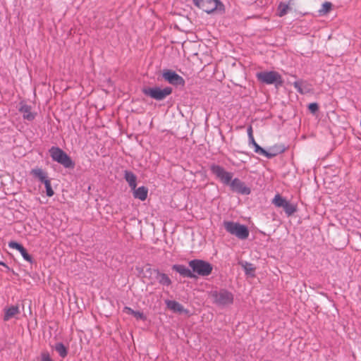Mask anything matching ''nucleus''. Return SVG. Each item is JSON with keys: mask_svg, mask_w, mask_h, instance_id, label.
Returning a JSON list of instances; mask_svg holds the SVG:
<instances>
[{"mask_svg": "<svg viewBox=\"0 0 361 361\" xmlns=\"http://www.w3.org/2000/svg\"><path fill=\"white\" fill-rule=\"evenodd\" d=\"M332 7V4L329 1L324 2L322 5V8L319 10V13L320 15H324L330 11Z\"/></svg>", "mask_w": 361, "mask_h": 361, "instance_id": "b1692460", "label": "nucleus"}, {"mask_svg": "<svg viewBox=\"0 0 361 361\" xmlns=\"http://www.w3.org/2000/svg\"><path fill=\"white\" fill-rule=\"evenodd\" d=\"M124 178L131 189H135L136 188L137 177L132 171H125Z\"/></svg>", "mask_w": 361, "mask_h": 361, "instance_id": "f3484780", "label": "nucleus"}, {"mask_svg": "<svg viewBox=\"0 0 361 361\" xmlns=\"http://www.w3.org/2000/svg\"><path fill=\"white\" fill-rule=\"evenodd\" d=\"M30 174L42 183H45V181L49 178L47 173L40 168L32 169L30 171Z\"/></svg>", "mask_w": 361, "mask_h": 361, "instance_id": "ddd939ff", "label": "nucleus"}, {"mask_svg": "<svg viewBox=\"0 0 361 361\" xmlns=\"http://www.w3.org/2000/svg\"><path fill=\"white\" fill-rule=\"evenodd\" d=\"M20 112L23 114L24 119L32 121L35 119V114L31 111V106L27 104H22L19 109Z\"/></svg>", "mask_w": 361, "mask_h": 361, "instance_id": "2eb2a0df", "label": "nucleus"}, {"mask_svg": "<svg viewBox=\"0 0 361 361\" xmlns=\"http://www.w3.org/2000/svg\"><path fill=\"white\" fill-rule=\"evenodd\" d=\"M288 6L287 4H281L279 6V16H283L287 13Z\"/></svg>", "mask_w": 361, "mask_h": 361, "instance_id": "bb28decb", "label": "nucleus"}, {"mask_svg": "<svg viewBox=\"0 0 361 361\" xmlns=\"http://www.w3.org/2000/svg\"><path fill=\"white\" fill-rule=\"evenodd\" d=\"M254 151L255 153L264 156L268 159L273 158L276 155H277L278 153L281 152V151H275V152H267L262 147H261L257 142L253 144Z\"/></svg>", "mask_w": 361, "mask_h": 361, "instance_id": "4468645a", "label": "nucleus"}, {"mask_svg": "<svg viewBox=\"0 0 361 361\" xmlns=\"http://www.w3.org/2000/svg\"><path fill=\"white\" fill-rule=\"evenodd\" d=\"M173 270L179 273L183 277H187L190 279L195 278L196 276L194 274L192 271L187 268L185 265L182 264H174L172 267Z\"/></svg>", "mask_w": 361, "mask_h": 361, "instance_id": "f8f14e48", "label": "nucleus"}, {"mask_svg": "<svg viewBox=\"0 0 361 361\" xmlns=\"http://www.w3.org/2000/svg\"><path fill=\"white\" fill-rule=\"evenodd\" d=\"M308 109L311 113L314 114L318 111L319 105L317 103H311L309 104Z\"/></svg>", "mask_w": 361, "mask_h": 361, "instance_id": "c85d7f7f", "label": "nucleus"}, {"mask_svg": "<svg viewBox=\"0 0 361 361\" xmlns=\"http://www.w3.org/2000/svg\"><path fill=\"white\" fill-rule=\"evenodd\" d=\"M133 190V196L135 198L138 199L141 201H144L147 197L148 189L145 186H140L136 189H132Z\"/></svg>", "mask_w": 361, "mask_h": 361, "instance_id": "dca6fc26", "label": "nucleus"}, {"mask_svg": "<svg viewBox=\"0 0 361 361\" xmlns=\"http://www.w3.org/2000/svg\"><path fill=\"white\" fill-rule=\"evenodd\" d=\"M147 271L154 272L156 274V279L161 285L169 286L171 284L170 278L166 274L161 273L158 269L149 268L147 269Z\"/></svg>", "mask_w": 361, "mask_h": 361, "instance_id": "9b49d317", "label": "nucleus"}, {"mask_svg": "<svg viewBox=\"0 0 361 361\" xmlns=\"http://www.w3.org/2000/svg\"><path fill=\"white\" fill-rule=\"evenodd\" d=\"M41 361H53L48 352H43L41 355Z\"/></svg>", "mask_w": 361, "mask_h": 361, "instance_id": "2f4dec72", "label": "nucleus"}, {"mask_svg": "<svg viewBox=\"0 0 361 361\" xmlns=\"http://www.w3.org/2000/svg\"><path fill=\"white\" fill-rule=\"evenodd\" d=\"M54 349L62 358L68 355V349L62 343H56Z\"/></svg>", "mask_w": 361, "mask_h": 361, "instance_id": "412c9836", "label": "nucleus"}, {"mask_svg": "<svg viewBox=\"0 0 361 361\" xmlns=\"http://www.w3.org/2000/svg\"><path fill=\"white\" fill-rule=\"evenodd\" d=\"M240 264L243 268L246 274L250 276L255 275V267L254 264L247 262H241Z\"/></svg>", "mask_w": 361, "mask_h": 361, "instance_id": "aec40b11", "label": "nucleus"}, {"mask_svg": "<svg viewBox=\"0 0 361 361\" xmlns=\"http://www.w3.org/2000/svg\"><path fill=\"white\" fill-rule=\"evenodd\" d=\"M194 4L207 13L224 11V6L219 0H193Z\"/></svg>", "mask_w": 361, "mask_h": 361, "instance_id": "39448f33", "label": "nucleus"}, {"mask_svg": "<svg viewBox=\"0 0 361 361\" xmlns=\"http://www.w3.org/2000/svg\"><path fill=\"white\" fill-rule=\"evenodd\" d=\"M8 247L10 248L16 249L18 251L24 247L22 245L15 241H10L8 243Z\"/></svg>", "mask_w": 361, "mask_h": 361, "instance_id": "cd10ccee", "label": "nucleus"}, {"mask_svg": "<svg viewBox=\"0 0 361 361\" xmlns=\"http://www.w3.org/2000/svg\"><path fill=\"white\" fill-rule=\"evenodd\" d=\"M19 312V308L18 306H11L8 309L5 310L4 320L8 321L10 319L13 317L15 315L18 314Z\"/></svg>", "mask_w": 361, "mask_h": 361, "instance_id": "6ab92c4d", "label": "nucleus"}, {"mask_svg": "<svg viewBox=\"0 0 361 361\" xmlns=\"http://www.w3.org/2000/svg\"><path fill=\"white\" fill-rule=\"evenodd\" d=\"M247 135H248V138L253 136L252 126H249L248 127V128H247Z\"/></svg>", "mask_w": 361, "mask_h": 361, "instance_id": "72a5a7b5", "label": "nucleus"}, {"mask_svg": "<svg viewBox=\"0 0 361 361\" xmlns=\"http://www.w3.org/2000/svg\"><path fill=\"white\" fill-rule=\"evenodd\" d=\"M283 209L288 216L293 215L297 211L296 206L288 201H287Z\"/></svg>", "mask_w": 361, "mask_h": 361, "instance_id": "5701e85b", "label": "nucleus"}, {"mask_svg": "<svg viewBox=\"0 0 361 361\" xmlns=\"http://www.w3.org/2000/svg\"><path fill=\"white\" fill-rule=\"evenodd\" d=\"M211 171L224 184L228 185L232 181L233 174L226 171L222 166L213 164L211 166Z\"/></svg>", "mask_w": 361, "mask_h": 361, "instance_id": "6e6552de", "label": "nucleus"}, {"mask_svg": "<svg viewBox=\"0 0 361 361\" xmlns=\"http://www.w3.org/2000/svg\"><path fill=\"white\" fill-rule=\"evenodd\" d=\"M124 311L129 314H131V315H133V313H134V311L133 309H131L130 307H125L124 308Z\"/></svg>", "mask_w": 361, "mask_h": 361, "instance_id": "473e14b6", "label": "nucleus"}, {"mask_svg": "<svg viewBox=\"0 0 361 361\" xmlns=\"http://www.w3.org/2000/svg\"><path fill=\"white\" fill-rule=\"evenodd\" d=\"M189 267L192 269V272L200 276H209L213 269L212 265L202 259H192L188 263Z\"/></svg>", "mask_w": 361, "mask_h": 361, "instance_id": "20e7f679", "label": "nucleus"}, {"mask_svg": "<svg viewBox=\"0 0 361 361\" xmlns=\"http://www.w3.org/2000/svg\"><path fill=\"white\" fill-rule=\"evenodd\" d=\"M229 185L233 192L239 194L249 195L251 192L250 188L247 187L243 181L237 178H234Z\"/></svg>", "mask_w": 361, "mask_h": 361, "instance_id": "9d476101", "label": "nucleus"}, {"mask_svg": "<svg viewBox=\"0 0 361 361\" xmlns=\"http://www.w3.org/2000/svg\"><path fill=\"white\" fill-rule=\"evenodd\" d=\"M137 319L145 320L146 319L144 314L139 311H134L133 315Z\"/></svg>", "mask_w": 361, "mask_h": 361, "instance_id": "7c9ffc66", "label": "nucleus"}, {"mask_svg": "<svg viewBox=\"0 0 361 361\" xmlns=\"http://www.w3.org/2000/svg\"><path fill=\"white\" fill-rule=\"evenodd\" d=\"M145 95L148 96L155 100L161 101L172 92V88L166 87L161 88L159 87H147L142 90Z\"/></svg>", "mask_w": 361, "mask_h": 361, "instance_id": "0eeeda50", "label": "nucleus"}, {"mask_svg": "<svg viewBox=\"0 0 361 361\" xmlns=\"http://www.w3.org/2000/svg\"><path fill=\"white\" fill-rule=\"evenodd\" d=\"M213 302L218 307H224L233 302V295L226 289L213 290L211 292Z\"/></svg>", "mask_w": 361, "mask_h": 361, "instance_id": "7ed1b4c3", "label": "nucleus"}, {"mask_svg": "<svg viewBox=\"0 0 361 361\" xmlns=\"http://www.w3.org/2000/svg\"><path fill=\"white\" fill-rule=\"evenodd\" d=\"M257 78L259 81L267 84H274L276 87L283 84L281 75L276 71H262L257 73Z\"/></svg>", "mask_w": 361, "mask_h": 361, "instance_id": "423d86ee", "label": "nucleus"}, {"mask_svg": "<svg viewBox=\"0 0 361 361\" xmlns=\"http://www.w3.org/2000/svg\"><path fill=\"white\" fill-rule=\"evenodd\" d=\"M165 303L168 308L175 312L181 313L184 311L183 306L175 300H167L165 301Z\"/></svg>", "mask_w": 361, "mask_h": 361, "instance_id": "a211bd4d", "label": "nucleus"}, {"mask_svg": "<svg viewBox=\"0 0 361 361\" xmlns=\"http://www.w3.org/2000/svg\"><path fill=\"white\" fill-rule=\"evenodd\" d=\"M0 265L4 266L8 271L10 270V268L4 262L0 261Z\"/></svg>", "mask_w": 361, "mask_h": 361, "instance_id": "c9c22d12", "label": "nucleus"}, {"mask_svg": "<svg viewBox=\"0 0 361 361\" xmlns=\"http://www.w3.org/2000/svg\"><path fill=\"white\" fill-rule=\"evenodd\" d=\"M301 84H302L301 81H295L293 82V86L298 90V92H300V94H304L305 92L303 91V90L301 87Z\"/></svg>", "mask_w": 361, "mask_h": 361, "instance_id": "c756f323", "label": "nucleus"}, {"mask_svg": "<svg viewBox=\"0 0 361 361\" xmlns=\"http://www.w3.org/2000/svg\"><path fill=\"white\" fill-rule=\"evenodd\" d=\"M46 188V194L48 197H52L54 194V192L51 188V180L48 178L45 183H44Z\"/></svg>", "mask_w": 361, "mask_h": 361, "instance_id": "393cba45", "label": "nucleus"}, {"mask_svg": "<svg viewBox=\"0 0 361 361\" xmlns=\"http://www.w3.org/2000/svg\"><path fill=\"white\" fill-rule=\"evenodd\" d=\"M163 78L169 83L174 85H184L185 81L183 78L177 74L175 71L171 70H166L163 72Z\"/></svg>", "mask_w": 361, "mask_h": 361, "instance_id": "1a4fd4ad", "label": "nucleus"}, {"mask_svg": "<svg viewBox=\"0 0 361 361\" xmlns=\"http://www.w3.org/2000/svg\"><path fill=\"white\" fill-rule=\"evenodd\" d=\"M49 152L52 160L61 164L66 169H73L75 167V162L61 148L51 147Z\"/></svg>", "mask_w": 361, "mask_h": 361, "instance_id": "f257e3e1", "label": "nucleus"}, {"mask_svg": "<svg viewBox=\"0 0 361 361\" xmlns=\"http://www.w3.org/2000/svg\"><path fill=\"white\" fill-rule=\"evenodd\" d=\"M19 252L25 260H26L29 262H32V258L31 255L28 254V252H27V250L25 247H23Z\"/></svg>", "mask_w": 361, "mask_h": 361, "instance_id": "a878e982", "label": "nucleus"}, {"mask_svg": "<svg viewBox=\"0 0 361 361\" xmlns=\"http://www.w3.org/2000/svg\"><path fill=\"white\" fill-rule=\"evenodd\" d=\"M254 143H256L254 137L252 136V137H249V145H253Z\"/></svg>", "mask_w": 361, "mask_h": 361, "instance_id": "f704fd0d", "label": "nucleus"}, {"mask_svg": "<svg viewBox=\"0 0 361 361\" xmlns=\"http://www.w3.org/2000/svg\"><path fill=\"white\" fill-rule=\"evenodd\" d=\"M224 226L227 232L236 236L238 239L245 240L249 236V230L245 225L237 222L225 221H224Z\"/></svg>", "mask_w": 361, "mask_h": 361, "instance_id": "f03ea898", "label": "nucleus"}, {"mask_svg": "<svg viewBox=\"0 0 361 361\" xmlns=\"http://www.w3.org/2000/svg\"><path fill=\"white\" fill-rule=\"evenodd\" d=\"M287 200L279 194H276L273 200L272 203L276 207H281L283 208L284 205L287 202Z\"/></svg>", "mask_w": 361, "mask_h": 361, "instance_id": "4be33fe9", "label": "nucleus"}]
</instances>
